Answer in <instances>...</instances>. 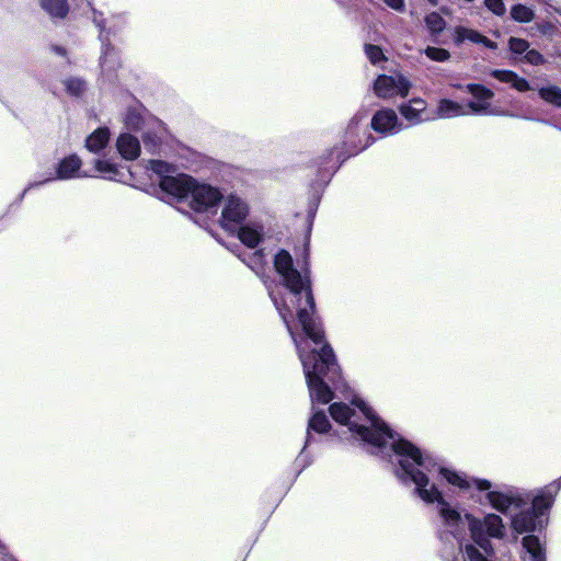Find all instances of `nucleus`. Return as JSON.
<instances>
[{"mask_svg": "<svg viewBox=\"0 0 561 561\" xmlns=\"http://www.w3.org/2000/svg\"><path fill=\"white\" fill-rule=\"evenodd\" d=\"M331 417L339 424L346 426L354 437L382 449L390 447L392 450L391 462L393 473L403 483L415 485V494L425 503H437L438 514L443 525L450 530L457 540L456 550L443 551L446 561H461L462 546L459 536L463 533L466 518L447 502L443 492L431 479L440 477L449 485L467 491L476 488L484 491L492 488V482L486 479L469 478L467 474L445 467L434 457L424 454L411 442L392 433L387 425L374 413L371 408L360 398H354L351 404L335 402L329 408Z\"/></svg>", "mask_w": 561, "mask_h": 561, "instance_id": "f257e3e1", "label": "nucleus"}, {"mask_svg": "<svg viewBox=\"0 0 561 561\" xmlns=\"http://www.w3.org/2000/svg\"><path fill=\"white\" fill-rule=\"evenodd\" d=\"M274 266L284 286L288 289L285 298L278 299L273 291L270 297L296 345L309 390L312 415L308 431L327 433L330 421L316 404H327L333 400V392L328 382L334 387L341 380L340 367L333 350L324 342L321 325L314 318V300L308 271L294 268L291 255L282 250L275 255Z\"/></svg>", "mask_w": 561, "mask_h": 561, "instance_id": "f03ea898", "label": "nucleus"}, {"mask_svg": "<svg viewBox=\"0 0 561 561\" xmlns=\"http://www.w3.org/2000/svg\"><path fill=\"white\" fill-rule=\"evenodd\" d=\"M485 499L493 510L510 515V527L515 534V540L519 535L533 534L542 528V519L526 507L529 501L526 491L515 486H496L486 490Z\"/></svg>", "mask_w": 561, "mask_h": 561, "instance_id": "7ed1b4c3", "label": "nucleus"}, {"mask_svg": "<svg viewBox=\"0 0 561 561\" xmlns=\"http://www.w3.org/2000/svg\"><path fill=\"white\" fill-rule=\"evenodd\" d=\"M470 537L488 556L494 552L491 538L504 539L506 536V525L503 518L495 513H488L482 518L472 514L465 515Z\"/></svg>", "mask_w": 561, "mask_h": 561, "instance_id": "20e7f679", "label": "nucleus"}, {"mask_svg": "<svg viewBox=\"0 0 561 561\" xmlns=\"http://www.w3.org/2000/svg\"><path fill=\"white\" fill-rule=\"evenodd\" d=\"M150 169L160 176L159 185L163 193L174 199H186L190 196L194 179L183 174H173V168L161 160H151Z\"/></svg>", "mask_w": 561, "mask_h": 561, "instance_id": "39448f33", "label": "nucleus"}, {"mask_svg": "<svg viewBox=\"0 0 561 561\" xmlns=\"http://www.w3.org/2000/svg\"><path fill=\"white\" fill-rule=\"evenodd\" d=\"M411 87L410 80L400 72L380 75L374 82V92L380 99L405 98Z\"/></svg>", "mask_w": 561, "mask_h": 561, "instance_id": "423d86ee", "label": "nucleus"}, {"mask_svg": "<svg viewBox=\"0 0 561 561\" xmlns=\"http://www.w3.org/2000/svg\"><path fill=\"white\" fill-rule=\"evenodd\" d=\"M188 198L191 207L198 213H216L222 195L218 188L194 180Z\"/></svg>", "mask_w": 561, "mask_h": 561, "instance_id": "0eeeda50", "label": "nucleus"}, {"mask_svg": "<svg viewBox=\"0 0 561 561\" xmlns=\"http://www.w3.org/2000/svg\"><path fill=\"white\" fill-rule=\"evenodd\" d=\"M81 165L82 161L77 154H70L68 157H65L62 160H60L54 173L50 172L42 181L30 183L27 187L24 190V194L33 187L41 186L54 180H70L75 178L93 176V174L87 172L81 173Z\"/></svg>", "mask_w": 561, "mask_h": 561, "instance_id": "6e6552de", "label": "nucleus"}, {"mask_svg": "<svg viewBox=\"0 0 561 561\" xmlns=\"http://www.w3.org/2000/svg\"><path fill=\"white\" fill-rule=\"evenodd\" d=\"M249 214L247 203L237 195H229L225 199L221 210L220 226L229 232H236L239 225Z\"/></svg>", "mask_w": 561, "mask_h": 561, "instance_id": "1a4fd4ad", "label": "nucleus"}, {"mask_svg": "<svg viewBox=\"0 0 561 561\" xmlns=\"http://www.w3.org/2000/svg\"><path fill=\"white\" fill-rule=\"evenodd\" d=\"M467 92H469L473 100L467 103L469 114L477 115H499L500 112L491 106V101L494 98V92L482 85L469 83L466 85Z\"/></svg>", "mask_w": 561, "mask_h": 561, "instance_id": "9d476101", "label": "nucleus"}, {"mask_svg": "<svg viewBox=\"0 0 561 561\" xmlns=\"http://www.w3.org/2000/svg\"><path fill=\"white\" fill-rule=\"evenodd\" d=\"M371 128L382 135H393L402 129L397 113L391 108H383L375 113L371 118Z\"/></svg>", "mask_w": 561, "mask_h": 561, "instance_id": "9b49d317", "label": "nucleus"}, {"mask_svg": "<svg viewBox=\"0 0 561 561\" xmlns=\"http://www.w3.org/2000/svg\"><path fill=\"white\" fill-rule=\"evenodd\" d=\"M362 119L363 116L355 115L350 121L344 134V142L353 147V153L364 150L371 144L370 140H373L371 136H367L366 141L363 142L360 138L362 129L359 127ZM363 136H366V130H363Z\"/></svg>", "mask_w": 561, "mask_h": 561, "instance_id": "f8f14e48", "label": "nucleus"}, {"mask_svg": "<svg viewBox=\"0 0 561 561\" xmlns=\"http://www.w3.org/2000/svg\"><path fill=\"white\" fill-rule=\"evenodd\" d=\"M101 14L94 13L93 20L94 23L101 30V41H102V55L100 57V67L103 72H110L115 70L119 64L117 54L114 48L104 43V33L106 31V25L103 23V20L100 19Z\"/></svg>", "mask_w": 561, "mask_h": 561, "instance_id": "ddd939ff", "label": "nucleus"}, {"mask_svg": "<svg viewBox=\"0 0 561 561\" xmlns=\"http://www.w3.org/2000/svg\"><path fill=\"white\" fill-rule=\"evenodd\" d=\"M560 489V484H551L540 490L536 496H534L531 501L530 510L535 513V515L542 519V517L547 514L554 502V497L557 492Z\"/></svg>", "mask_w": 561, "mask_h": 561, "instance_id": "4468645a", "label": "nucleus"}, {"mask_svg": "<svg viewBox=\"0 0 561 561\" xmlns=\"http://www.w3.org/2000/svg\"><path fill=\"white\" fill-rule=\"evenodd\" d=\"M466 41L473 44H481L490 49H496L497 45L495 42H492L483 34L479 33L476 30L468 28L461 25H458L454 28V42L456 45H461Z\"/></svg>", "mask_w": 561, "mask_h": 561, "instance_id": "2eb2a0df", "label": "nucleus"}, {"mask_svg": "<svg viewBox=\"0 0 561 561\" xmlns=\"http://www.w3.org/2000/svg\"><path fill=\"white\" fill-rule=\"evenodd\" d=\"M116 148L125 160H135L140 154V144L135 136L124 133L116 140Z\"/></svg>", "mask_w": 561, "mask_h": 561, "instance_id": "dca6fc26", "label": "nucleus"}, {"mask_svg": "<svg viewBox=\"0 0 561 561\" xmlns=\"http://www.w3.org/2000/svg\"><path fill=\"white\" fill-rule=\"evenodd\" d=\"M94 170L96 174H93V176H100L104 180L123 181L125 179L123 169L108 159H96L94 161Z\"/></svg>", "mask_w": 561, "mask_h": 561, "instance_id": "f3484780", "label": "nucleus"}, {"mask_svg": "<svg viewBox=\"0 0 561 561\" xmlns=\"http://www.w3.org/2000/svg\"><path fill=\"white\" fill-rule=\"evenodd\" d=\"M490 75L500 82L510 84L518 92H526L531 89L529 82L516 72L506 69H494Z\"/></svg>", "mask_w": 561, "mask_h": 561, "instance_id": "a211bd4d", "label": "nucleus"}, {"mask_svg": "<svg viewBox=\"0 0 561 561\" xmlns=\"http://www.w3.org/2000/svg\"><path fill=\"white\" fill-rule=\"evenodd\" d=\"M426 110V102L422 99H413L408 103L400 105V114L411 125L419 124L423 121L422 114Z\"/></svg>", "mask_w": 561, "mask_h": 561, "instance_id": "6ab92c4d", "label": "nucleus"}, {"mask_svg": "<svg viewBox=\"0 0 561 561\" xmlns=\"http://www.w3.org/2000/svg\"><path fill=\"white\" fill-rule=\"evenodd\" d=\"M436 115L438 118H454L469 115L467 104H460L449 99H442L437 103Z\"/></svg>", "mask_w": 561, "mask_h": 561, "instance_id": "aec40b11", "label": "nucleus"}, {"mask_svg": "<svg viewBox=\"0 0 561 561\" xmlns=\"http://www.w3.org/2000/svg\"><path fill=\"white\" fill-rule=\"evenodd\" d=\"M237 231L239 240L249 248H255L262 240L263 227L259 224H247Z\"/></svg>", "mask_w": 561, "mask_h": 561, "instance_id": "412c9836", "label": "nucleus"}, {"mask_svg": "<svg viewBox=\"0 0 561 561\" xmlns=\"http://www.w3.org/2000/svg\"><path fill=\"white\" fill-rule=\"evenodd\" d=\"M110 129L107 127H100L91 133L85 139V148L89 152L100 153L106 148L110 141Z\"/></svg>", "mask_w": 561, "mask_h": 561, "instance_id": "4be33fe9", "label": "nucleus"}, {"mask_svg": "<svg viewBox=\"0 0 561 561\" xmlns=\"http://www.w3.org/2000/svg\"><path fill=\"white\" fill-rule=\"evenodd\" d=\"M148 129L142 135V140L146 149L154 152L161 142L162 126L160 122L150 119V125L146 126Z\"/></svg>", "mask_w": 561, "mask_h": 561, "instance_id": "5701e85b", "label": "nucleus"}, {"mask_svg": "<svg viewBox=\"0 0 561 561\" xmlns=\"http://www.w3.org/2000/svg\"><path fill=\"white\" fill-rule=\"evenodd\" d=\"M144 114L145 111L140 106L128 108L124 116L125 126L133 130H139L145 126H149L151 118L147 119Z\"/></svg>", "mask_w": 561, "mask_h": 561, "instance_id": "b1692460", "label": "nucleus"}, {"mask_svg": "<svg viewBox=\"0 0 561 561\" xmlns=\"http://www.w3.org/2000/svg\"><path fill=\"white\" fill-rule=\"evenodd\" d=\"M39 5L51 18L64 19L69 12L68 0H39Z\"/></svg>", "mask_w": 561, "mask_h": 561, "instance_id": "393cba45", "label": "nucleus"}, {"mask_svg": "<svg viewBox=\"0 0 561 561\" xmlns=\"http://www.w3.org/2000/svg\"><path fill=\"white\" fill-rule=\"evenodd\" d=\"M522 545L527 553H529L531 561H546L542 543L537 536H525L522 540Z\"/></svg>", "mask_w": 561, "mask_h": 561, "instance_id": "a878e982", "label": "nucleus"}, {"mask_svg": "<svg viewBox=\"0 0 561 561\" xmlns=\"http://www.w3.org/2000/svg\"><path fill=\"white\" fill-rule=\"evenodd\" d=\"M539 96L548 104L561 107V88L554 84L541 87L538 90Z\"/></svg>", "mask_w": 561, "mask_h": 561, "instance_id": "bb28decb", "label": "nucleus"}, {"mask_svg": "<svg viewBox=\"0 0 561 561\" xmlns=\"http://www.w3.org/2000/svg\"><path fill=\"white\" fill-rule=\"evenodd\" d=\"M511 18L518 23H529L535 19L533 8L518 3L511 8Z\"/></svg>", "mask_w": 561, "mask_h": 561, "instance_id": "cd10ccee", "label": "nucleus"}, {"mask_svg": "<svg viewBox=\"0 0 561 561\" xmlns=\"http://www.w3.org/2000/svg\"><path fill=\"white\" fill-rule=\"evenodd\" d=\"M425 24L432 34H439L444 31L446 22L437 12H431L425 16Z\"/></svg>", "mask_w": 561, "mask_h": 561, "instance_id": "c85d7f7f", "label": "nucleus"}, {"mask_svg": "<svg viewBox=\"0 0 561 561\" xmlns=\"http://www.w3.org/2000/svg\"><path fill=\"white\" fill-rule=\"evenodd\" d=\"M508 48L514 55H524L527 53V50L530 48V44L519 37H511L508 39Z\"/></svg>", "mask_w": 561, "mask_h": 561, "instance_id": "c756f323", "label": "nucleus"}, {"mask_svg": "<svg viewBox=\"0 0 561 561\" xmlns=\"http://www.w3.org/2000/svg\"><path fill=\"white\" fill-rule=\"evenodd\" d=\"M424 53L430 59L438 62H444L450 58V53L445 48L428 46Z\"/></svg>", "mask_w": 561, "mask_h": 561, "instance_id": "7c9ffc66", "label": "nucleus"}, {"mask_svg": "<svg viewBox=\"0 0 561 561\" xmlns=\"http://www.w3.org/2000/svg\"><path fill=\"white\" fill-rule=\"evenodd\" d=\"M65 87L71 95H80L84 89L85 83L81 79L70 78L65 81Z\"/></svg>", "mask_w": 561, "mask_h": 561, "instance_id": "2f4dec72", "label": "nucleus"}, {"mask_svg": "<svg viewBox=\"0 0 561 561\" xmlns=\"http://www.w3.org/2000/svg\"><path fill=\"white\" fill-rule=\"evenodd\" d=\"M523 60L533 66H540L546 62V59L541 53H539L537 49L530 48L525 54Z\"/></svg>", "mask_w": 561, "mask_h": 561, "instance_id": "473e14b6", "label": "nucleus"}, {"mask_svg": "<svg viewBox=\"0 0 561 561\" xmlns=\"http://www.w3.org/2000/svg\"><path fill=\"white\" fill-rule=\"evenodd\" d=\"M484 5L497 16H502L506 12L504 0H484Z\"/></svg>", "mask_w": 561, "mask_h": 561, "instance_id": "72a5a7b5", "label": "nucleus"}, {"mask_svg": "<svg viewBox=\"0 0 561 561\" xmlns=\"http://www.w3.org/2000/svg\"><path fill=\"white\" fill-rule=\"evenodd\" d=\"M365 51L373 64H377L383 59V53L378 46L366 45Z\"/></svg>", "mask_w": 561, "mask_h": 561, "instance_id": "f704fd0d", "label": "nucleus"}, {"mask_svg": "<svg viewBox=\"0 0 561 561\" xmlns=\"http://www.w3.org/2000/svg\"><path fill=\"white\" fill-rule=\"evenodd\" d=\"M383 2L398 12H403L405 9V0H383Z\"/></svg>", "mask_w": 561, "mask_h": 561, "instance_id": "c9c22d12", "label": "nucleus"}, {"mask_svg": "<svg viewBox=\"0 0 561 561\" xmlns=\"http://www.w3.org/2000/svg\"><path fill=\"white\" fill-rule=\"evenodd\" d=\"M53 50L57 54V55H60V56H64L66 54L65 49L62 47H59V46H54L53 47Z\"/></svg>", "mask_w": 561, "mask_h": 561, "instance_id": "e433bc0d", "label": "nucleus"}, {"mask_svg": "<svg viewBox=\"0 0 561 561\" xmlns=\"http://www.w3.org/2000/svg\"><path fill=\"white\" fill-rule=\"evenodd\" d=\"M254 260H255V261H257V262H261V260H262V254H261V252H255V253H254Z\"/></svg>", "mask_w": 561, "mask_h": 561, "instance_id": "4c0bfd02", "label": "nucleus"}, {"mask_svg": "<svg viewBox=\"0 0 561 561\" xmlns=\"http://www.w3.org/2000/svg\"><path fill=\"white\" fill-rule=\"evenodd\" d=\"M311 442V435L310 433L308 432L307 434V438H306V445L309 444Z\"/></svg>", "mask_w": 561, "mask_h": 561, "instance_id": "58836bf2", "label": "nucleus"}, {"mask_svg": "<svg viewBox=\"0 0 561 561\" xmlns=\"http://www.w3.org/2000/svg\"><path fill=\"white\" fill-rule=\"evenodd\" d=\"M433 5H436L438 3V0H428Z\"/></svg>", "mask_w": 561, "mask_h": 561, "instance_id": "ea45409f", "label": "nucleus"}, {"mask_svg": "<svg viewBox=\"0 0 561 561\" xmlns=\"http://www.w3.org/2000/svg\"><path fill=\"white\" fill-rule=\"evenodd\" d=\"M249 266L251 267V270H255L254 265H252L251 263H249Z\"/></svg>", "mask_w": 561, "mask_h": 561, "instance_id": "a19ab883", "label": "nucleus"}]
</instances>
